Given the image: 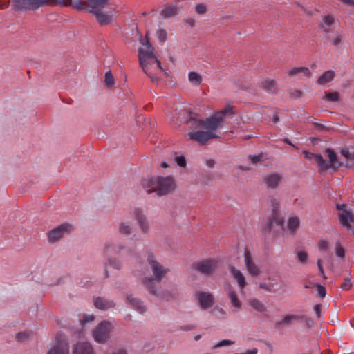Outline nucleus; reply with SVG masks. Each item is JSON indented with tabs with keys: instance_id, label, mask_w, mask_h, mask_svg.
<instances>
[{
	"instance_id": "obj_1",
	"label": "nucleus",
	"mask_w": 354,
	"mask_h": 354,
	"mask_svg": "<svg viewBox=\"0 0 354 354\" xmlns=\"http://www.w3.org/2000/svg\"><path fill=\"white\" fill-rule=\"evenodd\" d=\"M59 3L85 10L96 18L101 26L111 24L116 17L118 10L115 4L109 0H51V4Z\"/></svg>"
},
{
	"instance_id": "obj_2",
	"label": "nucleus",
	"mask_w": 354,
	"mask_h": 354,
	"mask_svg": "<svg viewBox=\"0 0 354 354\" xmlns=\"http://www.w3.org/2000/svg\"><path fill=\"white\" fill-rule=\"evenodd\" d=\"M147 262L153 273V277H144L142 279V284L151 295L161 299L169 300L172 297L171 294L169 291L163 290L158 287L157 283H159L165 277L170 270L158 262L151 253L147 256Z\"/></svg>"
},
{
	"instance_id": "obj_3",
	"label": "nucleus",
	"mask_w": 354,
	"mask_h": 354,
	"mask_svg": "<svg viewBox=\"0 0 354 354\" xmlns=\"http://www.w3.org/2000/svg\"><path fill=\"white\" fill-rule=\"evenodd\" d=\"M234 113L232 108L228 106L216 112L214 115L207 118L206 120H203L195 118L190 111L184 110L177 116L176 120L180 124L181 123L191 124V128L194 129L203 128L207 131L216 133V130L222 126L224 118L227 115Z\"/></svg>"
},
{
	"instance_id": "obj_4",
	"label": "nucleus",
	"mask_w": 354,
	"mask_h": 354,
	"mask_svg": "<svg viewBox=\"0 0 354 354\" xmlns=\"http://www.w3.org/2000/svg\"><path fill=\"white\" fill-rule=\"evenodd\" d=\"M144 48L138 49L140 66L143 72L153 82H158L157 72L162 71L160 61L158 59L154 48L151 46L146 35L145 39H140Z\"/></svg>"
},
{
	"instance_id": "obj_5",
	"label": "nucleus",
	"mask_w": 354,
	"mask_h": 354,
	"mask_svg": "<svg viewBox=\"0 0 354 354\" xmlns=\"http://www.w3.org/2000/svg\"><path fill=\"white\" fill-rule=\"evenodd\" d=\"M142 187L147 192H156L158 196H165L176 189V183L174 178L168 176H156L145 179L142 181Z\"/></svg>"
},
{
	"instance_id": "obj_6",
	"label": "nucleus",
	"mask_w": 354,
	"mask_h": 354,
	"mask_svg": "<svg viewBox=\"0 0 354 354\" xmlns=\"http://www.w3.org/2000/svg\"><path fill=\"white\" fill-rule=\"evenodd\" d=\"M104 252L106 256H109L111 254H118L122 256L127 260L134 259H137L136 251L131 249H126L124 245L122 243L113 244L111 243H106L104 245Z\"/></svg>"
},
{
	"instance_id": "obj_7",
	"label": "nucleus",
	"mask_w": 354,
	"mask_h": 354,
	"mask_svg": "<svg viewBox=\"0 0 354 354\" xmlns=\"http://www.w3.org/2000/svg\"><path fill=\"white\" fill-rule=\"evenodd\" d=\"M15 11L35 10L46 4H51V0H12Z\"/></svg>"
},
{
	"instance_id": "obj_8",
	"label": "nucleus",
	"mask_w": 354,
	"mask_h": 354,
	"mask_svg": "<svg viewBox=\"0 0 354 354\" xmlns=\"http://www.w3.org/2000/svg\"><path fill=\"white\" fill-rule=\"evenodd\" d=\"M337 208L342 211L339 214L340 223L354 233V212L348 210L345 205H337Z\"/></svg>"
},
{
	"instance_id": "obj_9",
	"label": "nucleus",
	"mask_w": 354,
	"mask_h": 354,
	"mask_svg": "<svg viewBox=\"0 0 354 354\" xmlns=\"http://www.w3.org/2000/svg\"><path fill=\"white\" fill-rule=\"evenodd\" d=\"M111 324L107 321H103L93 330V335L96 342L104 343L109 338L111 330Z\"/></svg>"
},
{
	"instance_id": "obj_10",
	"label": "nucleus",
	"mask_w": 354,
	"mask_h": 354,
	"mask_svg": "<svg viewBox=\"0 0 354 354\" xmlns=\"http://www.w3.org/2000/svg\"><path fill=\"white\" fill-rule=\"evenodd\" d=\"M73 226L68 223H63L51 230L48 234V241L51 243L60 240L73 230Z\"/></svg>"
},
{
	"instance_id": "obj_11",
	"label": "nucleus",
	"mask_w": 354,
	"mask_h": 354,
	"mask_svg": "<svg viewBox=\"0 0 354 354\" xmlns=\"http://www.w3.org/2000/svg\"><path fill=\"white\" fill-rule=\"evenodd\" d=\"M47 354H70L68 344L63 334L56 335L55 344L48 350Z\"/></svg>"
},
{
	"instance_id": "obj_12",
	"label": "nucleus",
	"mask_w": 354,
	"mask_h": 354,
	"mask_svg": "<svg viewBox=\"0 0 354 354\" xmlns=\"http://www.w3.org/2000/svg\"><path fill=\"white\" fill-rule=\"evenodd\" d=\"M133 215L140 232L145 234H149L150 232V225L143 210L140 207H136L133 210Z\"/></svg>"
},
{
	"instance_id": "obj_13",
	"label": "nucleus",
	"mask_w": 354,
	"mask_h": 354,
	"mask_svg": "<svg viewBox=\"0 0 354 354\" xmlns=\"http://www.w3.org/2000/svg\"><path fill=\"white\" fill-rule=\"evenodd\" d=\"M269 203L272 207V221H270L268 224V230H270L272 228L273 223L277 225H281L283 223V219L279 216L280 214V202L279 200L274 196H270L269 198Z\"/></svg>"
},
{
	"instance_id": "obj_14",
	"label": "nucleus",
	"mask_w": 354,
	"mask_h": 354,
	"mask_svg": "<svg viewBox=\"0 0 354 354\" xmlns=\"http://www.w3.org/2000/svg\"><path fill=\"white\" fill-rule=\"evenodd\" d=\"M189 139L198 142L201 145H205L208 140L212 138H217L219 136L214 132L204 131L201 130L192 131L187 134Z\"/></svg>"
},
{
	"instance_id": "obj_15",
	"label": "nucleus",
	"mask_w": 354,
	"mask_h": 354,
	"mask_svg": "<svg viewBox=\"0 0 354 354\" xmlns=\"http://www.w3.org/2000/svg\"><path fill=\"white\" fill-rule=\"evenodd\" d=\"M218 261L214 259H206L197 263L196 269L205 275L211 274L218 267Z\"/></svg>"
},
{
	"instance_id": "obj_16",
	"label": "nucleus",
	"mask_w": 354,
	"mask_h": 354,
	"mask_svg": "<svg viewBox=\"0 0 354 354\" xmlns=\"http://www.w3.org/2000/svg\"><path fill=\"white\" fill-rule=\"evenodd\" d=\"M244 262L247 271L252 276H258L261 273L259 266L253 261L249 250H245L244 253Z\"/></svg>"
},
{
	"instance_id": "obj_17",
	"label": "nucleus",
	"mask_w": 354,
	"mask_h": 354,
	"mask_svg": "<svg viewBox=\"0 0 354 354\" xmlns=\"http://www.w3.org/2000/svg\"><path fill=\"white\" fill-rule=\"evenodd\" d=\"M198 304L202 309H207L214 304V299L212 294L207 292H198L196 293Z\"/></svg>"
},
{
	"instance_id": "obj_18",
	"label": "nucleus",
	"mask_w": 354,
	"mask_h": 354,
	"mask_svg": "<svg viewBox=\"0 0 354 354\" xmlns=\"http://www.w3.org/2000/svg\"><path fill=\"white\" fill-rule=\"evenodd\" d=\"M304 319V316L300 315H286L283 317V318L274 324V328L279 329L283 326H289L294 321L299 320L301 321Z\"/></svg>"
},
{
	"instance_id": "obj_19",
	"label": "nucleus",
	"mask_w": 354,
	"mask_h": 354,
	"mask_svg": "<svg viewBox=\"0 0 354 354\" xmlns=\"http://www.w3.org/2000/svg\"><path fill=\"white\" fill-rule=\"evenodd\" d=\"M281 179L282 176L280 174L273 173L266 176L263 181L268 188L275 189L279 186Z\"/></svg>"
},
{
	"instance_id": "obj_20",
	"label": "nucleus",
	"mask_w": 354,
	"mask_h": 354,
	"mask_svg": "<svg viewBox=\"0 0 354 354\" xmlns=\"http://www.w3.org/2000/svg\"><path fill=\"white\" fill-rule=\"evenodd\" d=\"M326 153L328 155V162L325 161V165L326 167V170L331 168L334 170H337L341 165L338 162L337 154L330 149L326 150Z\"/></svg>"
},
{
	"instance_id": "obj_21",
	"label": "nucleus",
	"mask_w": 354,
	"mask_h": 354,
	"mask_svg": "<svg viewBox=\"0 0 354 354\" xmlns=\"http://www.w3.org/2000/svg\"><path fill=\"white\" fill-rule=\"evenodd\" d=\"M127 301L140 313H143L147 310V306L144 302L137 297H134L133 295L127 296Z\"/></svg>"
},
{
	"instance_id": "obj_22",
	"label": "nucleus",
	"mask_w": 354,
	"mask_h": 354,
	"mask_svg": "<svg viewBox=\"0 0 354 354\" xmlns=\"http://www.w3.org/2000/svg\"><path fill=\"white\" fill-rule=\"evenodd\" d=\"M94 305L100 310H106L114 307L115 304L111 300L99 297L94 299Z\"/></svg>"
},
{
	"instance_id": "obj_23",
	"label": "nucleus",
	"mask_w": 354,
	"mask_h": 354,
	"mask_svg": "<svg viewBox=\"0 0 354 354\" xmlns=\"http://www.w3.org/2000/svg\"><path fill=\"white\" fill-rule=\"evenodd\" d=\"M305 158L308 160L314 159L320 168L321 171H326L325 160L320 154H315L306 151H303Z\"/></svg>"
},
{
	"instance_id": "obj_24",
	"label": "nucleus",
	"mask_w": 354,
	"mask_h": 354,
	"mask_svg": "<svg viewBox=\"0 0 354 354\" xmlns=\"http://www.w3.org/2000/svg\"><path fill=\"white\" fill-rule=\"evenodd\" d=\"M180 8L172 3H167L165 6L164 8L160 12V15L165 18H170L176 16Z\"/></svg>"
},
{
	"instance_id": "obj_25",
	"label": "nucleus",
	"mask_w": 354,
	"mask_h": 354,
	"mask_svg": "<svg viewBox=\"0 0 354 354\" xmlns=\"http://www.w3.org/2000/svg\"><path fill=\"white\" fill-rule=\"evenodd\" d=\"M287 75L290 77H297L301 75L305 77H310L312 75L310 70L304 66L292 68L287 71Z\"/></svg>"
},
{
	"instance_id": "obj_26",
	"label": "nucleus",
	"mask_w": 354,
	"mask_h": 354,
	"mask_svg": "<svg viewBox=\"0 0 354 354\" xmlns=\"http://www.w3.org/2000/svg\"><path fill=\"white\" fill-rule=\"evenodd\" d=\"M73 354H94L91 345L88 342L77 344L73 349Z\"/></svg>"
},
{
	"instance_id": "obj_27",
	"label": "nucleus",
	"mask_w": 354,
	"mask_h": 354,
	"mask_svg": "<svg viewBox=\"0 0 354 354\" xmlns=\"http://www.w3.org/2000/svg\"><path fill=\"white\" fill-rule=\"evenodd\" d=\"M261 86L267 93H274L277 90V82L274 79L266 77L261 80Z\"/></svg>"
},
{
	"instance_id": "obj_28",
	"label": "nucleus",
	"mask_w": 354,
	"mask_h": 354,
	"mask_svg": "<svg viewBox=\"0 0 354 354\" xmlns=\"http://www.w3.org/2000/svg\"><path fill=\"white\" fill-rule=\"evenodd\" d=\"M230 271L234 279L236 281L240 289H243L246 285V282L245 277L242 272L233 266L230 268Z\"/></svg>"
},
{
	"instance_id": "obj_29",
	"label": "nucleus",
	"mask_w": 354,
	"mask_h": 354,
	"mask_svg": "<svg viewBox=\"0 0 354 354\" xmlns=\"http://www.w3.org/2000/svg\"><path fill=\"white\" fill-rule=\"evenodd\" d=\"M118 232L124 236L131 235L133 232V226L130 221H121L118 225Z\"/></svg>"
},
{
	"instance_id": "obj_30",
	"label": "nucleus",
	"mask_w": 354,
	"mask_h": 354,
	"mask_svg": "<svg viewBox=\"0 0 354 354\" xmlns=\"http://www.w3.org/2000/svg\"><path fill=\"white\" fill-rule=\"evenodd\" d=\"M335 73L333 71H327L324 72L317 80V83L318 84H325L330 81H332L334 78Z\"/></svg>"
},
{
	"instance_id": "obj_31",
	"label": "nucleus",
	"mask_w": 354,
	"mask_h": 354,
	"mask_svg": "<svg viewBox=\"0 0 354 354\" xmlns=\"http://www.w3.org/2000/svg\"><path fill=\"white\" fill-rule=\"evenodd\" d=\"M299 226V220L297 216H292L288 221V230L290 234H294Z\"/></svg>"
},
{
	"instance_id": "obj_32",
	"label": "nucleus",
	"mask_w": 354,
	"mask_h": 354,
	"mask_svg": "<svg viewBox=\"0 0 354 354\" xmlns=\"http://www.w3.org/2000/svg\"><path fill=\"white\" fill-rule=\"evenodd\" d=\"M250 305L257 312L263 313L266 311V307L262 301L257 299H251L249 301Z\"/></svg>"
},
{
	"instance_id": "obj_33",
	"label": "nucleus",
	"mask_w": 354,
	"mask_h": 354,
	"mask_svg": "<svg viewBox=\"0 0 354 354\" xmlns=\"http://www.w3.org/2000/svg\"><path fill=\"white\" fill-rule=\"evenodd\" d=\"M109 265L113 268L114 269H120L121 268V263L119 260H118L115 258H109L107 259V261L105 265V270H104V276L105 277H109L108 271L106 270V266Z\"/></svg>"
},
{
	"instance_id": "obj_34",
	"label": "nucleus",
	"mask_w": 354,
	"mask_h": 354,
	"mask_svg": "<svg viewBox=\"0 0 354 354\" xmlns=\"http://www.w3.org/2000/svg\"><path fill=\"white\" fill-rule=\"evenodd\" d=\"M228 297L230 299L231 304L235 308H240L241 306V302L239 299L236 293L233 290H229Z\"/></svg>"
},
{
	"instance_id": "obj_35",
	"label": "nucleus",
	"mask_w": 354,
	"mask_h": 354,
	"mask_svg": "<svg viewBox=\"0 0 354 354\" xmlns=\"http://www.w3.org/2000/svg\"><path fill=\"white\" fill-rule=\"evenodd\" d=\"M189 81L194 85H199L202 82V77L196 72H190L188 75Z\"/></svg>"
},
{
	"instance_id": "obj_36",
	"label": "nucleus",
	"mask_w": 354,
	"mask_h": 354,
	"mask_svg": "<svg viewBox=\"0 0 354 354\" xmlns=\"http://www.w3.org/2000/svg\"><path fill=\"white\" fill-rule=\"evenodd\" d=\"M335 254L340 259H344L345 257V249L341 245L339 241L336 242L335 248Z\"/></svg>"
},
{
	"instance_id": "obj_37",
	"label": "nucleus",
	"mask_w": 354,
	"mask_h": 354,
	"mask_svg": "<svg viewBox=\"0 0 354 354\" xmlns=\"http://www.w3.org/2000/svg\"><path fill=\"white\" fill-rule=\"evenodd\" d=\"M32 333L28 331L20 332L16 334V339L18 342H24L28 339Z\"/></svg>"
},
{
	"instance_id": "obj_38",
	"label": "nucleus",
	"mask_w": 354,
	"mask_h": 354,
	"mask_svg": "<svg viewBox=\"0 0 354 354\" xmlns=\"http://www.w3.org/2000/svg\"><path fill=\"white\" fill-rule=\"evenodd\" d=\"M330 40L333 45H334L335 46H338L343 41V35L341 33L337 32Z\"/></svg>"
},
{
	"instance_id": "obj_39",
	"label": "nucleus",
	"mask_w": 354,
	"mask_h": 354,
	"mask_svg": "<svg viewBox=\"0 0 354 354\" xmlns=\"http://www.w3.org/2000/svg\"><path fill=\"white\" fill-rule=\"evenodd\" d=\"M325 98L330 102H337L339 100V94L337 92L326 93Z\"/></svg>"
},
{
	"instance_id": "obj_40",
	"label": "nucleus",
	"mask_w": 354,
	"mask_h": 354,
	"mask_svg": "<svg viewBox=\"0 0 354 354\" xmlns=\"http://www.w3.org/2000/svg\"><path fill=\"white\" fill-rule=\"evenodd\" d=\"M105 83L108 87H111L114 84V78L110 71L105 73Z\"/></svg>"
},
{
	"instance_id": "obj_41",
	"label": "nucleus",
	"mask_w": 354,
	"mask_h": 354,
	"mask_svg": "<svg viewBox=\"0 0 354 354\" xmlns=\"http://www.w3.org/2000/svg\"><path fill=\"white\" fill-rule=\"evenodd\" d=\"M234 344V342L233 341L228 340V339H224V340L221 341L218 344H216L215 345H214L212 348L216 349V348H218L222 346H231Z\"/></svg>"
},
{
	"instance_id": "obj_42",
	"label": "nucleus",
	"mask_w": 354,
	"mask_h": 354,
	"mask_svg": "<svg viewBox=\"0 0 354 354\" xmlns=\"http://www.w3.org/2000/svg\"><path fill=\"white\" fill-rule=\"evenodd\" d=\"M299 261L301 263H305L308 259V254L305 251H299L297 253Z\"/></svg>"
},
{
	"instance_id": "obj_43",
	"label": "nucleus",
	"mask_w": 354,
	"mask_h": 354,
	"mask_svg": "<svg viewBox=\"0 0 354 354\" xmlns=\"http://www.w3.org/2000/svg\"><path fill=\"white\" fill-rule=\"evenodd\" d=\"M263 154L260 153L258 155L250 156L248 158L250 159L252 164L255 165L261 162L263 160Z\"/></svg>"
},
{
	"instance_id": "obj_44",
	"label": "nucleus",
	"mask_w": 354,
	"mask_h": 354,
	"mask_svg": "<svg viewBox=\"0 0 354 354\" xmlns=\"http://www.w3.org/2000/svg\"><path fill=\"white\" fill-rule=\"evenodd\" d=\"M196 13L199 15H203L207 12V7L203 3H198L195 7Z\"/></svg>"
},
{
	"instance_id": "obj_45",
	"label": "nucleus",
	"mask_w": 354,
	"mask_h": 354,
	"mask_svg": "<svg viewBox=\"0 0 354 354\" xmlns=\"http://www.w3.org/2000/svg\"><path fill=\"white\" fill-rule=\"evenodd\" d=\"M157 36L160 42H164L167 39V32L163 29L158 30Z\"/></svg>"
},
{
	"instance_id": "obj_46",
	"label": "nucleus",
	"mask_w": 354,
	"mask_h": 354,
	"mask_svg": "<svg viewBox=\"0 0 354 354\" xmlns=\"http://www.w3.org/2000/svg\"><path fill=\"white\" fill-rule=\"evenodd\" d=\"M175 161L177 165L181 167H185L186 166V160L183 156H176L175 158Z\"/></svg>"
},
{
	"instance_id": "obj_47",
	"label": "nucleus",
	"mask_w": 354,
	"mask_h": 354,
	"mask_svg": "<svg viewBox=\"0 0 354 354\" xmlns=\"http://www.w3.org/2000/svg\"><path fill=\"white\" fill-rule=\"evenodd\" d=\"M352 283L351 282V278L346 277L344 279V283L341 286V288L345 290H348L351 288Z\"/></svg>"
},
{
	"instance_id": "obj_48",
	"label": "nucleus",
	"mask_w": 354,
	"mask_h": 354,
	"mask_svg": "<svg viewBox=\"0 0 354 354\" xmlns=\"http://www.w3.org/2000/svg\"><path fill=\"white\" fill-rule=\"evenodd\" d=\"M95 319V316L93 315H86L84 316L83 319L80 321L81 324L84 326L86 323L93 322Z\"/></svg>"
},
{
	"instance_id": "obj_49",
	"label": "nucleus",
	"mask_w": 354,
	"mask_h": 354,
	"mask_svg": "<svg viewBox=\"0 0 354 354\" xmlns=\"http://www.w3.org/2000/svg\"><path fill=\"white\" fill-rule=\"evenodd\" d=\"M274 285L271 283H265L262 282L259 284V288L267 291H272L273 289Z\"/></svg>"
},
{
	"instance_id": "obj_50",
	"label": "nucleus",
	"mask_w": 354,
	"mask_h": 354,
	"mask_svg": "<svg viewBox=\"0 0 354 354\" xmlns=\"http://www.w3.org/2000/svg\"><path fill=\"white\" fill-rule=\"evenodd\" d=\"M318 248L319 250L324 251L328 248V243L324 240H320L318 242Z\"/></svg>"
},
{
	"instance_id": "obj_51",
	"label": "nucleus",
	"mask_w": 354,
	"mask_h": 354,
	"mask_svg": "<svg viewBox=\"0 0 354 354\" xmlns=\"http://www.w3.org/2000/svg\"><path fill=\"white\" fill-rule=\"evenodd\" d=\"M315 286L319 295L322 298L324 297L326 295V288L319 284H316Z\"/></svg>"
},
{
	"instance_id": "obj_52",
	"label": "nucleus",
	"mask_w": 354,
	"mask_h": 354,
	"mask_svg": "<svg viewBox=\"0 0 354 354\" xmlns=\"http://www.w3.org/2000/svg\"><path fill=\"white\" fill-rule=\"evenodd\" d=\"M323 21L326 26H330L334 22V18L331 15L325 16Z\"/></svg>"
},
{
	"instance_id": "obj_53",
	"label": "nucleus",
	"mask_w": 354,
	"mask_h": 354,
	"mask_svg": "<svg viewBox=\"0 0 354 354\" xmlns=\"http://www.w3.org/2000/svg\"><path fill=\"white\" fill-rule=\"evenodd\" d=\"M196 328V326L194 324H186L183 325L180 327V330L184 331H189L192 330Z\"/></svg>"
},
{
	"instance_id": "obj_54",
	"label": "nucleus",
	"mask_w": 354,
	"mask_h": 354,
	"mask_svg": "<svg viewBox=\"0 0 354 354\" xmlns=\"http://www.w3.org/2000/svg\"><path fill=\"white\" fill-rule=\"evenodd\" d=\"M317 267H318V269H319L320 274L324 278H325L326 277L324 275V268H323V266H322V261L321 259H318L317 262Z\"/></svg>"
},
{
	"instance_id": "obj_55",
	"label": "nucleus",
	"mask_w": 354,
	"mask_h": 354,
	"mask_svg": "<svg viewBox=\"0 0 354 354\" xmlns=\"http://www.w3.org/2000/svg\"><path fill=\"white\" fill-rule=\"evenodd\" d=\"M314 310L317 317H320L321 316V311H322V305L321 304H316L314 306Z\"/></svg>"
},
{
	"instance_id": "obj_56",
	"label": "nucleus",
	"mask_w": 354,
	"mask_h": 354,
	"mask_svg": "<svg viewBox=\"0 0 354 354\" xmlns=\"http://www.w3.org/2000/svg\"><path fill=\"white\" fill-rule=\"evenodd\" d=\"M292 95H294L295 97H301V95H302V92L299 90H296L294 91V93H292Z\"/></svg>"
},
{
	"instance_id": "obj_57",
	"label": "nucleus",
	"mask_w": 354,
	"mask_h": 354,
	"mask_svg": "<svg viewBox=\"0 0 354 354\" xmlns=\"http://www.w3.org/2000/svg\"><path fill=\"white\" fill-rule=\"evenodd\" d=\"M214 164H215V162L213 160H208L206 161V165L209 168L213 167Z\"/></svg>"
},
{
	"instance_id": "obj_58",
	"label": "nucleus",
	"mask_w": 354,
	"mask_h": 354,
	"mask_svg": "<svg viewBox=\"0 0 354 354\" xmlns=\"http://www.w3.org/2000/svg\"><path fill=\"white\" fill-rule=\"evenodd\" d=\"M186 22L191 26H194L195 24V20L192 18L188 19Z\"/></svg>"
},
{
	"instance_id": "obj_59",
	"label": "nucleus",
	"mask_w": 354,
	"mask_h": 354,
	"mask_svg": "<svg viewBox=\"0 0 354 354\" xmlns=\"http://www.w3.org/2000/svg\"><path fill=\"white\" fill-rule=\"evenodd\" d=\"M320 28L323 30L324 32H328L330 30H329V28H327L326 26L323 25V24H321L320 25Z\"/></svg>"
},
{
	"instance_id": "obj_60",
	"label": "nucleus",
	"mask_w": 354,
	"mask_h": 354,
	"mask_svg": "<svg viewBox=\"0 0 354 354\" xmlns=\"http://www.w3.org/2000/svg\"><path fill=\"white\" fill-rule=\"evenodd\" d=\"M113 354H127L125 350H119L116 352H114Z\"/></svg>"
},
{
	"instance_id": "obj_61",
	"label": "nucleus",
	"mask_w": 354,
	"mask_h": 354,
	"mask_svg": "<svg viewBox=\"0 0 354 354\" xmlns=\"http://www.w3.org/2000/svg\"><path fill=\"white\" fill-rule=\"evenodd\" d=\"M283 140L284 142H286V143H287V144H288L290 145H292V147H295V145L291 142V141L289 139L284 138Z\"/></svg>"
},
{
	"instance_id": "obj_62",
	"label": "nucleus",
	"mask_w": 354,
	"mask_h": 354,
	"mask_svg": "<svg viewBox=\"0 0 354 354\" xmlns=\"http://www.w3.org/2000/svg\"><path fill=\"white\" fill-rule=\"evenodd\" d=\"M279 121V118L277 115H274L273 117V122L277 123Z\"/></svg>"
},
{
	"instance_id": "obj_63",
	"label": "nucleus",
	"mask_w": 354,
	"mask_h": 354,
	"mask_svg": "<svg viewBox=\"0 0 354 354\" xmlns=\"http://www.w3.org/2000/svg\"><path fill=\"white\" fill-rule=\"evenodd\" d=\"M161 167H162V168H167V167H168V165H167V162H161Z\"/></svg>"
},
{
	"instance_id": "obj_64",
	"label": "nucleus",
	"mask_w": 354,
	"mask_h": 354,
	"mask_svg": "<svg viewBox=\"0 0 354 354\" xmlns=\"http://www.w3.org/2000/svg\"><path fill=\"white\" fill-rule=\"evenodd\" d=\"M201 338V336L200 335H197L194 337V339L196 341H198Z\"/></svg>"
}]
</instances>
